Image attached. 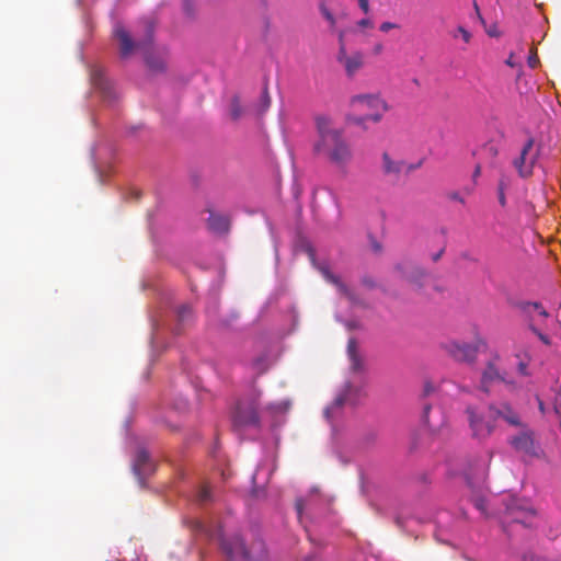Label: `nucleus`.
<instances>
[{
    "instance_id": "obj_1",
    "label": "nucleus",
    "mask_w": 561,
    "mask_h": 561,
    "mask_svg": "<svg viewBox=\"0 0 561 561\" xmlns=\"http://www.w3.org/2000/svg\"><path fill=\"white\" fill-rule=\"evenodd\" d=\"M314 124L319 136L314 144V151L322 154L329 163L346 175L348 165L354 159V151L344 137L343 129L334 128L332 118L323 114L314 117Z\"/></svg>"
},
{
    "instance_id": "obj_2",
    "label": "nucleus",
    "mask_w": 561,
    "mask_h": 561,
    "mask_svg": "<svg viewBox=\"0 0 561 561\" xmlns=\"http://www.w3.org/2000/svg\"><path fill=\"white\" fill-rule=\"evenodd\" d=\"M465 414L473 439L485 442L494 433L496 424L490 411L486 410L484 413L478 407L469 404L465 409Z\"/></svg>"
},
{
    "instance_id": "obj_3",
    "label": "nucleus",
    "mask_w": 561,
    "mask_h": 561,
    "mask_svg": "<svg viewBox=\"0 0 561 561\" xmlns=\"http://www.w3.org/2000/svg\"><path fill=\"white\" fill-rule=\"evenodd\" d=\"M351 105L358 111H370L368 114L370 122L379 123L383 114L389 111V105L380 94H356L351 98Z\"/></svg>"
},
{
    "instance_id": "obj_4",
    "label": "nucleus",
    "mask_w": 561,
    "mask_h": 561,
    "mask_svg": "<svg viewBox=\"0 0 561 561\" xmlns=\"http://www.w3.org/2000/svg\"><path fill=\"white\" fill-rule=\"evenodd\" d=\"M393 272L398 278L408 282L416 289H422L424 286L426 271L410 259H403L396 263Z\"/></svg>"
},
{
    "instance_id": "obj_5",
    "label": "nucleus",
    "mask_w": 561,
    "mask_h": 561,
    "mask_svg": "<svg viewBox=\"0 0 561 561\" xmlns=\"http://www.w3.org/2000/svg\"><path fill=\"white\" fill-rule=\"evenodd\" d=\"M233 427L241 431L245 427L260 425L259 402L256 399L238 403L233 413Z\"/></svg>"
},
{
    "instance_id": "obj_6",
    "label": "nucleus",
    "mask_w": 561,
    "mask_h": 561,
    "mask_svg": "<svg viewBox=\"0 0 561 561\" xmlns=\"http://www.w3.org/2000/svg\"><path fill=\"white\" fill-rule=\"evenodd\" d=\"M520 432L510 438V445L515 451L530 458H539L542 454L541 448L535 440L534 432L525 424V427H518Z\"/></svg>"
},
{
    "instance_id": "obj_7",
    "label": "nucleus",
    "mask_w": 561,
    "mask_h": 561,
    "mask_svg": "<svg viewBox=\"0 0 561 561\" xmlns=\"http://www.w3.org/2000/svg\"><path fill=\"white\" fill-rule=\"evenodd\" d=\"M113 33H114V36L119 42V54H121V57L126 58V57H128L131 54V51H133V49L135 47L142 48L147 44L151 43L152 34H153V23L151 21H147L146 22L147 39L145 42H139L137 44L134 43V41L131 39L130 34L128 33V31L121 23H117L115 25Z\"/></svg>"
},
{
    "instance_id": "obj_8",
    "label": "nucleus",
    "mask_w": 561,
    "mask_h": 561,
    "mask_svg": "<svg viewBox=\"0 0 561 561\" xmlns=\"http://www.w3.org/2000/svg\"><path fill=\"white\" fill-rule=\"evenodd\" d=\"M535 139L529 137L523 146L520 153L513 160V165L518 175L523 179L530 178L534 173V167L538 160L539 151L533 152Z\"/></svg>"
},
{
    "instance_id": "obj_9",
    "label": "nucleus",
    "mask_w": 561,
    "mask_h": 561,
    "mask_svg": "<svg viewBox=\"0 0 561 561\" xmlns=\"http://www.w3.org/2000/svg\"><path fill=\"white\" fill-rule=\"evenodd\" d=\"M488 411L491 412L495 423L503 421L506 425L514 428L525 427L520 414L510 402H492L488 405Z\"/></svg>"
},
{
    "instance_id": "obj_10",
    "label": "nucleus",
    "mask_w": 561,
    "mask_h": 561,
    "mask_svg": "<svg viewBox=\"0 0 561 561\" xmlns=\"http://www.w3.org/2000/svg\"><path fill=\"white\" fill-rule=\"evenodd\" d=\"M499 382H503L510 390L516 388V382L514 380L506 379L505 374L499 369L495 362L490 360L482 371L480 389L485 393H490L492 387Z\"/></svg>"
},
{
    "instance_id": "obj_11",
    "label": "nucleus",
    "mask_w": 561,
    "mask_h": 561,
    "mask_svg": "<svg viewBox=\"0 0 561 561\" xmlns=\"http://www.w3.org/2000/svg\"><path fill=\"white\" fill-rule=\"evenodd\" d=\"M445 352L457 362L471 363L476 359L478 347L465 342L449 341L443 344Z\"/></svg>"
},
{
    "instance_id": "obj_12",
    "label": "nucleus",
    "mask_w": 561,
    "mask_h": 561,
    "mask_svg": "<svg viewBox=\"0 0 561 561\" xmlns=\"http://www.w3.org/2000/svg\"><path fill=\"white\" fill-rule=\"evenodd\" d=\"M337 61L344 67L346 76L354 77L364 66V55L360 51H354L351 55L346 50L337 51Z\"/></svg>"
},
{
    "instance_id": "obj_13",
    "label": "nucleus",
    "mask_w": 561,
    "mask_h": 561,
    "mask_svg": "<svg viewBox=\"0 0 561 561\" xmlns=\"http://www.w3.org/2000/svg\"><path fill=\"white\" fill-rule=\"evenodd\" d=\"M321 272H322V275L324 276V278L333 284L339 293L341 295H343L345 298H347L352 304L354 305H363V301L356 296V294L350 289L342 280L339 276L332 274L328 268L325 267H322L321 268Z\"/></svg>"
},
{
    "instance_id": "obj_14",
    "label": "nucleus",
    "mask_w": 561,
    "mask_h": 561,
    "mask_svg": "<svg viewBox=\"0 0 561 561\" xmlns=\"http://www.w3.org/2000/svg\"><path fill=\"white\" fill-rule=\"evenodd\" d=\"M209 217L207 218L208 229L216 234H226L230 230V217L228 215L215 213L207 209Z\"/></svg>"
},
{
    "instance_id": "obj_15",
    "label": "nucleus",
    "mask_w": 561,
    "mask_h": 561,
    "mask_svg": "<svg viewBox=\"0 0 561 561\" xmlns=\"http://www.w3.org/2000/svg\"><path fill=\"white\" fill-rule=\"evenodd\" d=\"M134 469L138 476H147L154 471V465L150 459L149 453L145 448H139L137 450Z\"/></svg>"
},
{
    "instance_id": "obj_16",
    "label": "nucleus",
    "mask_w": 561,
    "mask_h": 561,
    "mask_svg": "<svg viewBox=\"0 0 561 561\" xmlns=\"http://www.w3.org/2000/svg\"><path fill=\"white\" fill-rule=\"evenodd\" d=\"M403 168L402 160H394L388 152L381 154V170L385 175L399 178Z\"/></svg>"
},
{
    "instance_id": "obj_17",
    "label": "nucleus",
    "mask_w": 561,
    "mask_h": 561,
    "mask_svg": "<svg viewBox=\"0 0 561 561\" xmlns=\"http://www.w3.org/2000/svg\"><path fill=\"white\" fill-rule=\"evenodd\" d=\"M224 549L230 558L242 557L248 561L251 557L250 550L245 547L244 541L240 537H234L232 543L224 542Z\"/></svg>"
},
{
    "instance_id": "obj_18",
    "label": "nucleus",
    "mask_w": 561,
    "mask_h": 561,
    "mask_svg": "<svg viewBox=\"0 0 561 561\" xmlns=\"http://www.w3.org/2000/svg\"><path fill=\"white\" fill-rule=\"evenodd\" d=\"M508 514L513 522L520 523L525 526L530 525V519L535 516V511L533 508H519L518 506H511L508 508Z\"/></svg>"
},
{
    "instance_id": "obj_19",
    "label": "nucleus",
    "mask_w": 561,
    "mask_h": 561,
    "mask_svg": "<svg viewBox=\"0 0 561 561\" xmlns=\"http://www.w3.org/2000/svg\"><path fill=\"white\" fill-rule=\"evenodd\" d=\"M520 310L528 317L529 322L534 323V313L539 317L547 319L549 317L548 311L543 308L540 302L525 301L519 305Z\"/></svg>"
},
{
    "instance_id": "obj_20",
    "label": "nucleus",
    "mask_w": 561,
    "mask_h": 561,
    "mask_svg": "<svg viewBox=\"0 0 561 561\" xmlns=\"http://www.w3.org/2000/svg\"><path fill=\"white\" fill-rule=\"evenodd\" d=\"M90 77L93 85L103 92L110 91V85L105 78L104 69L101 66H93L90 71Z\"/></svg>"
},
{
    "instance_id": "obj_21",
    "label": "nucleus",
    "mask_w": 561,
    "mask_h": 561,
    "mask_svg": "<svg viewBox=\"0 0 561 561\" xmlns=\"http://www.w3.org/2000/svg\"><path fill=\"white\" fill-rule=\"evenodd\" d=\"M346 392L347 390H344L339 393L332 404L324 410V416L329 422H332L333 419L339 414L340 410L343 408L346 401Z\"/></svg>"
},
{
    "instance_id": "obj_22",
    "label": "nucleus",
    "mask_w": 561,
    "mask_h": 561,
    "mask_svg": "<svg viewBox=\"0 0 561 561\" xmlns=\"http://www.w3.org/2000/svg\"><path fill=\"white\" fill-rule=\"evenodd\" d=\"M214 495L207 483L201 484L194 494V501L199 505L213 502Z\"/></svg>"
},
{
    "instance_id": "obj_23",
    "label": "nucleus",
    "mask_w": 561,
    "mask_h": 561,
    "mask_svg": "<svg viewBox=\"0 0 561 561\" xmlns=\"http://www.w3.org/2000/svg\"><path fill=\"white\" fill-rule=\"evenodd\" d=\"M510 184H511V180L508 176L502 175L500 178L499 183H497L496 193H497L499 204L501 205L502 208H505L507 205L505 193L508 190Z\"/></svg>"
},
{
    "instance_id": "obj_24",
    "label": "nucleus",
    "mask_w": 561,
    "mask_h": 561,
    "mask_svg": "<svg viewBox=\"0 0 561 561\" xmlns=\"http://www.w3.org/2000/svg\"><path fill=\"white\" fill-rule=\"evenodd\" d=\"M244 108L241 105L240 96L233 95L229 105V116L236 122L244 115Z\"/></svg>"
},
{
    "instance_id": "obj_25",
    "label": "nucleus",
    "mask_w": 561,
    "mask_h": 561,
    "mask_svg": "<svg viewBox=\"0 0 561 561\" xmlns=\"http://www.w3.org/2000/svg\"><path fill=\"white\" fill-rule=\"evenodd\" d=\"M182 11L184 18L191 22L194 21L198 13L197 1L196 0H183L182 1Z\"/></svg>"
},
{
    "instance_id": "obj_26",
    "label": "nucleus",
    "mask_w": 561,
    "mask_h": 561,
    "mask_svg": "<svg viewBox=\"0 0 561 561\" xmlns=\"http://www.w3.org/2000/svg\"><path fill=\"white\" fill-rule=\"evenodd\" d=\"M271 106V96L267 85H264L255 112L257 116H262Z\"/></svg>"
},
{
    "instance_id": "obj_27",
    "label": "nucleus",
    "mask_w": 561,
    "mask_h": 561,
    "mask_svg": "<svg viewBox=\"0 0 561 561\" xmlns=\"http://www.w3.org/2000/svg\"><path fill=\"white\" fill-rule=\"evenodd\" d=\"M319 10L322 14V16L328 21L330 24V27L333 30L336 25V19L333 15V13L330 11V9L325 5V3H320Z\"/></svg>"
},
{
    "instance_id": "obj_28",
    "label": "nucleus",
    "mask_w": 561,
    "mask_h": 561,
    "mask_svg": "<svg viewBox=\"0 0 561 561\" xmlns=\"http://www.w3.org/2000/svg\"><path fill=\"white\" fill-rule=\"evenodd\" d=\"M528 329L536 335L545 345H551V340L547 334H543L533 322L528 323Z\"/></svg>"
},
{
    "instance_id": "obj_29",
    "label": "nucleus",
    "mask_w": 561,
    "mask_h": 561,
    "mask_svg": "<svg viewBox=\"0 0 561 561\" xmlns=\"http://www.w3.org/2000/svg\"><path fill=\"white\" fill-rule=\"evenodd\" d=\"M146 62H147L148 67L154 71L164 69V61L162 59H154L153 57L147 55Z\"/></svg>"
},
{
    "instance_id": "obj_30",
    "label": "nucleus",
    "mask_w": 561,
    "mask_h": 561,
    "mask_svg": "<svg viewBox=\"0 0 561 561\" xmlns=\"http://www.w3.org/2000/svg\"><path fill=\"white\" fill-rule=\"evenodd\" d=\"M530 362V356L525 354V358H520L517 364V371L522 376H529L528 364Z\"/></svg>"
},
{
    "instance_id": "obj_31",
    "label": "nucleus",
    "mask_w": 561,
    "mask_h": 561,
    "mask_svg": "<svg viewBox=\"0 0 561 561\" xmlns=\"http://www.w3.org/2000/svg\"><path fill=\"white\" fill-rule=\"evenodd\" d=\"M192 313V310L190 307L187 306H182V307H178V311H176V314H178V325L180 324V321L182 319H186L191 316Z\"/></svg>"
},
{
    "instance_id": "obj_32",
    "label": "nucleus",
    "mask_w": 561,
    "mask_h": 561,
    "mask_svg": "<svg viewBox=\"0 0 561 561\" xmlns=\"http://www.w3.org/2000/svg\"><path fill=\"white\" fill-rule=\"evenodd\" d=\"M348 357H350V360H351V368H352L354 371H358V370H360V368H362V359H360L359 354H357V355H351V356H348Z\"/></svg>"
},
{
    "instance_id": "obj_33",
    "label": "nucleus",
    "mask_w": 561,
    "mask_h": 561,
    "mask_svg": "<svg viewBox=\"0 0 561 561\" xmlns=\"http://www.w3.org/2000/svg\"><path fill=\"white\" fill-rule=\"evenodd\" d=\"M430 411H431V405H430V404H426V405L424 407V410H423V416H422V419H423L424 424H425L428 428L434 430V426L431 424L430 419H428V413H430Z\"/></svg>"
},
{
    "instance_id": "obj_34",
    "label": "nucleus",
    "mask_w": 561,
    "mask_h": 561,
    "mask_svg": "<svg viewBox=\"0 0 561 561\" xmlns=\"http://www.w3.org/2000/svg\"><path fill=\"white\" fill-rule=\"evenodd\" d=\"M347 354L348 356L358 354L357 343L354 339H351L347 343Z\"/></svg>"
},
{
    "instance_id": "obj_35",
    "label": "nucleus",
    "mask_w": 561,
    "mask_h": 561,
    "mask_svg": "<svg viewBox=\"0 0 561 561\" xmlns=\"http://www.w3.org/2000/svg\"><path fill=\"white\" fill-rule=\"evenodd\" d=\"M399 25L392 22H382L379 26V30L383 33L389 32L390 30L398 28Z\"/></svg>"
},
{
    "instance_id": "obj_36",
    "label": "nucleus",
    "mask_w": 561,
    "mask_h": 561,
    "mask_svg": "<svg viewBox=\"0 0 561 561\" xmlns=\"http://www.w3.org/2000/svg\"><path fill=\"white\" fill-rule=\"evenodd\" d=\"M367 121H370L369 117H368V114L367 115H363V116H356V117H353L351 119V122L356 125V126H364V124L367 122Z\"/></svg>"
},
{
    "instance_id": "obj_37",
    "label": "nucleus",
    "mask_w": 561,
    "mask_h": 561,
    "mask_svg": "<svg viewBox=\"0 0 561 561\" xmlns=\"http://www.w3.org/2000/svg\"><path fill=\"white\" fill-rule=\"evenodd\" d=\"M457 32L460 34L461 38L465 43H469L471 39V34L462 26L457 28Z\"/></svg>"
},
{
    "instance_id": "obj_38",
    "label": "nucleus",
    "mask_w": 561,
    "mask_h": 561,
    "mask_svg": "<svg viewBox=\"0 0 561 561\" xmlns=\"http://www.w3.org/2000/svg\"><path fill=\"white\" fill-rule=\"evenodd\" d=\"M527 62H528V66H529L530 68H533V69L537 68V67H538V65H539V58H538L537 54H536V53L531 54V55L528 57Z\"/></svg>"
},
{
    "instance_id": "obj_39",
    "label": "nucleus",
    "mask_w": 561,
    "mask_h": 561,
    "mask_svg": "<svg viewBox=\"0 0 561 561\" xmlns=\"http://www.w3.org/2000/svg\"><path fill=\"white\" fill-rule=\"evenodd\" d=\"M295 507H296L298 516L300 517L302 515V511L305 507V501L302 499H297L295 502Z\"/></svg>"
},
{
    "instance_id": "obj_40",
    "label": "nucleus",
    "mask_w": 561,
    "mask_h": 561,
    "mask_svg": "<svg viewBox=\"0 0 561 561\" xmlns=\"http://www.w3.org/2000/svg\"><path fill=\"white\" fill-rule=\"evenodd\" d=\"M193 528L197 533H207L206 526L199 520L193 522Z\"/></svg>"
},
{
    "instance_id": "obj_41",
    "label": "nucleus",
    "mask_w": 561,
    "mask_h": 561,
    "mask_svg": "<svg viewBox=\"0 0 561 561\" xmlns=\"http://www.w3.org/2000/svg\"><path fill=\"white\" fill-rule=\"evenodd\" d=\"M344 36H345L344 32L340 31L339 32V51H342V48H343V50H346Z\"/></svg>"
},
{
    "instance_id": "obj_42",
    "label": "nucleus",
    "mask_w": 561,
    "mask_h": 561,
    "mask_svg": "<svg viewBox=\"0 0 561 561\" xmlns=\"http://www.w3.org/2000/svg\"><path fill=\"white\" fill-rule=\"evenodd\" d=\"M357 25L359 27H368V28H371L374 26L373 22L369 19L359 20Z\"/></svg>"
},
{
    "instance_id": "obj_43",
    "label": "nucleus",
    "mask_w": 561,
    "mask_h": 561,
    "mask_svg": "<svg viewBox=\"0 0 561 561\" xmlns=\"http://www.w3.org/2000/svg\"><path fill=\"white\" fill-rule=\"evenodd\" d=\"M359 8L364 13L369 12V1L368 0H358Z\"/></svg>"
},
{
    "instance_id": "obj_44",
    "label": "nucleus",
    "mask_w": 561,
    "mask_h": 561,
    "mask_svg": "<svg viewBox=\"0 0 561 561\" xmlns=\"http://www.w3.org/2000/svg\"><path fill=\"white\" fill-rule=\"evenodd\" d=\"M449 198L453 199V201L459 202L461 204H465L463 197L459 193H457V192L451 193L449 195Z\"/></svg>"
},
{
    "instance_id": "obj_45",
    "label": "nucleus",
    "mask_w": 561,
    "mask_h": 561,
    "mask_svg": "<svg viewBox=\"0 0 561 561\" xmlns=\"http://www.w3.org/2000/svg\"><path fill=\"white\" fill-rule=\"evenodd\" d=\"M444 252H445V248H442L439 251H437L436 253L432 254L433 262H437L442 257Z\"/></svg>"
},
{
    "instance_id": "obj_46",
    "label": "nucleus",
    "mask_w": 561,
    "mask_h": 561,
    "mask_svg": "<svg viewBox=\"0 0 561 561\" xmlns=\"http://www.w3.org/2000/svg\"><path fill=\"white\" fill-rule=\"evenodd\" d=\"M433 391H434L433 385L430 383V382L425 383V386H424V394L427 396V394L432 393Z\"/></svg>"
},
{
    "instance_id": "obj_47",
    "label": "nucleus",
    "mask_w": 561,
    "mask_h": 561,
    "mask_svg": "<svg viewBox=\"0 0 561 561\" xmlns=\"http://www.w3.org/2000/svg\"><path fill=\"white\" fill-rule=\"evenodd\" d=\"M537 401H538V408H539V411L545 414L546 413V407H545V403L542 402V400L540 398L537 397Z\"/></svg>"
},
{
    "instance_id": "obj_48",
    "label": "nucleus",
    "mask_w": 561,
    "mask_h": 561,
    "mask_svg": "<svg viewBox=\"0 0 561 561\" xmlns=\"http://www.w3.org/2000/svg\"><path fill=\"white\" fill-rule=\"evenodd\" d=\"M363 284L369 288H373L375 286L374 282L369 278H363Z\"/></svg>"
},
{
    "instance_id": "obj_49",
    "label": "nucleus",
    "mask_w": 561,
    "mask_h": 561,
    "mask_svg": "<svg viewBox=\"0 0 561 561\" xmlns=\"http://www.w3.org/2000/svg\"><path fill=\"white\" fill-rule=\"evenodd\" d=\"M513 57H514L513 54H511L510 57L505 60V64L507 66L512 67V68L515 67V62L513 60Z\"/></svg>"
},
{
    "instance_id": "obj_50",
    "label": "nucleus",
    "mask_w": 561,
    "mask_h": 561,
    "mask_svg": "<svg viewBox=\"0 0 561 561\" xmlns=\"http://www.w3.org/2000/svg\"><path fill=\"white\" fill-rule=\"evenodd\" d=\"M383 49V46L382 44H376L375 47H374V53L375 54H380Z\"/></svg>"
},
{
    "instance_id": "obj_51",
    "label": "nucleus",
    "mask_w": 561,
    "mask_h": 561,
    "mask_svg": "<svg viewBox=\"0 0 561 561\" xmlns=\"http://www.w3.org/2000/svg\"><path fill=\"white\" fill-rule=\"evenodd\" d=\"M480 173H481V167H480V165H477V167H476V170H474V172H473V178L479 176V175H480Z\"/></svg>"
},
{
    "instance_id": "obj_52",
    "label": "nucleus",
    "mask_w": 561,
    "mask_h": 561,
    "mask_svg": "<svg viewBox=\"0 0 561 561\" xmlns=\"http://www.w3.org/2000/svg\"><path fill=\"white\" fill-rule=\"evenodd\" d=\"M488 34L490 36H497L499 35L494 30L488 31Z\"/></svg>"
},
{
    "instance_id": "obj_53",
    "label": "nucleus",
    "mask_w": 561,
    "mask_h": 561,
    "mask_svg": "<svg viewBox=\"0 0 561 561\" xmlns=\"http://www.w3.org/2000/svg\"><path fill=\"white\" fill-rule=\"evenodd\" d=\"M488 457H489V461H490L492 458V451H488Z\"/></svg>"
},
{
    "instance_id": "obj_54",
    "label": "nucleus",
    "mask_w": 561,
    "mask_h": 561,
    "mask_svg": "<svg viewBox=\"0 0 561 561\" xmlns=\"http://www.w3.org/2000/svg\"><path fill=\"white\" fill-rule=\"evenodd\" d=\"M558 404L561 407V394L558 398Z\"/></svg>"
},
{
    "instance_id": "obj_55",
    "label": "nucleus",
    "mask_w": 561,
    "mask_h": 561,
    "mask_svg": "<svg viewBox=\"0 0 561 561\" xmlns=\"http://www.w3.org/2000/svg\"><path fill=\"white\" fill-rule=\"evenodd\" d=\"M460 389H461L462 391L469 392V390H468L467 388H465V387H461Z\"/></svg>"
}]
</instances>
